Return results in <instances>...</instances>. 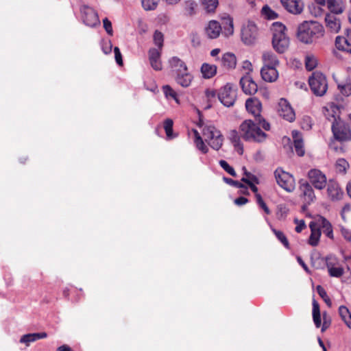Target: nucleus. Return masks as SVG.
I'll list each match as a JSON object with an SVG mask.
<instances>
[{"label": "nucleus", "instance_id": "4d7b16f0", "mask_svg": "<svg viewBox=\"0 0 351 351\" xmlns=\"http://www.w3.org/2000/svg\"><path fill=\"white\" fill-rule=\"evenodd\" d=\"M243 170L244 171V174L245 176L243 178L249 179L253 183L258 184V179L254 175L252 174L250 172H247L245 167H243Z\"/></svg>", "mask_w": 351, "mask_h": 351}, {"label": "nucleus", "instance_id": "bb28decb", "mask_svg": "<svg viewBox=\"0 0 351 351\" xmlns=\"http://www.w3.org/2000/svg\"><path fill=\"white\" fill-rule=\"evenodd\" d=\"M319 226V228L323 229V232L329 238H333V232L331 223L324 217L319 216L315 221Z\"/></svg>", "mask_w": 351, "mask_h": 351}, {"label": "nucleus", "instance_id": "f03ea898", "mask_svg": "<svg viewBox=\"0 0 351 351\" xmlns=\"http://www.w3.org/2000/svg\"><path fill=\"white\" fill-rule=\"evenodd\" d=\"M272 32V45L279 53L285 52L289 46V38L287 36L286 27L280 22H274L271 27Z\"/></svg>", "mask_w": 351, "mask_h": 351}, {"label": "nucleus", "instance_id": "4be33fe9", "mask_svg": "<svg viewBox=\"0 0 351 351\" xmlns=\"http://www.w3.org/2000/svg\"><path fill=\"white\" fill-rule=\"evenodd\" d=\"M170 66L175 75L184 73L188 71L185 62L178 57H173L169 60Z\"/></svg>", "mask_w": 351, "mask_h": 351}, {"label": "nucleus", "instance_id": "7c9ffc66", "mask_svg": "<svg viewBox=\"0 0 351 351\" xmlns=\"http://www.w3.org/2000/svg\"><path fill=\"white\" fill-rule=\"evenodd\" d=\"M346 143H341L332 137L328 143L329 149L337 154H343L346 152V148L345 146Z\"/></svg>", "mask_w": 351, "mask_h": 351}, {"label": "nucleus", "instance_id": "f704fd0d", "mask_svg": "<svg viewBox=\"0 0 351 351\" xmlns=\"http://www.w3.org/2000/svg\"><path fill=\"white\" fill-rule=\"evenodd\" d=\"M201 5L207 13L213 14L219 5L218 0H200Z\"/></svg>", "mask_w": 351, "mask_h": 351}, {"label": "nucleus", "instance_id": "864d4df0", "mask_svg": "<svg viewBox=\"0 0 351 351\" xmlns=\"http://www.w3.org/2000/svg\"><path fill=\"white\" fill-rule=\"evenodd\" d=\"M219 165L226 172H228L232 176L235 177L237 176L234 169L230 167L226 160H220Z\"/></svg>", "mask_w": 351, "mask_h": 351}, {"label": "nucleus", "instance_id": "3c124183", "mask_svg": "<svg viewBox=\"0 0 351 351\" xmlns=\"http://www.w3.org/2000/svg\"><path fill=\"white\" fill-rule=\"evenodd\" d=\"M163 92L166 97H170L177 103H178V99L177 97V93L169 85H165L162 87Z\"/></svg>", "mask_w": 351, "mask_h": 351}, {"label": "nucleus", "instance_id": "09e8293b", "mask_svg": "<svg viewBox=\"0 0 351 351\" xmlns=\"http://www.w3.org/2000/svg\"><path fill=\"white\" fill-rule=\"evenodd\" d=\"M316 290H317L318 294L319 295V296L326 302V304L328 306H331V305H332L331 300H330V298L328 297V295H327V293L325 291V289L321 285H317L316 287Z\"/></svg>", "mask_w": 351, "mask_h": 351}, {"label": "nucleus", "instance_id": "79ce46f5", "mask_svg": "<svg viewBox=\"0 0 351 351\" xmlns=\"http://www.w3.org/2000/svg\"><path fill=\"white\" fill-rule=\"evenodd\" d=\"M317 58L313 55H307L305 58V66L307 70L312 71L317 65Z\"/></svg>", "mask_w": 351, "mask_h": 351}, {"label": "nucleus", "instance_id": "bf43d9fd", "mask_svg": "<svg viewBox=\"0 0 351 351\" xmlns=\"http://www.w3.org/2000/svg\"><path fill=\"white\" fill-rule=\"evenodd\" d=\"M241 181L247 184L251 189V190L255 193V197L256 198V194H259L258 193V188L255 186L256 183H253L249 179L242 178Z\"/></svg>", "mask_w": 351, "mask_h": 351}, {"label": "nucleus", "instance_id": "8fccbe9b", "mask_svg": "<svg viewBox=\"0 0 351 351\" xmlns=\"http://www.w3.org/2000/svg\"><path fill=\"white\" fill-rule=\"evenodd\" d=\"M338 89L343 95L346 97L350 96L351 95V82L339 84Z\"/></svg>", "mask_w": 351, "mask_h": 351}, {"label": "nucleus", "instance_id": "a19ab883", "mask_svg": "<svg viewBox=\"0 0 351 351\" xmlns=\"http://www.w3.org/2000/svg\"><path fill=\"white\" fill-rule=\"evenodd\" d=\"M327 268L330 276L339 278L343 274V269L341 267H335L331 262H328Z\"/></svg>", "mask_w": 351, "mask_h": 351}, {"label": "nucleus", "instance_id": "5701e85b", "mask_svg": "<svg viewBox=\"0 0 351 351\" xmlns=\"http://www.w3.org/2000/svg\"><path fill=\"white\" fill-rule=\"evenodd\" d=\"M312 186H313L307 182L301 184L300 186L301 193L304 200L308 203L313 202L315 199V195Z\"/></svg>", "mask_w": 351, "mask_h": 351}, {"label": "nucleus", "instance_id": "69168bd1", "mask_svg": "<svg viewBox=\"0 0 351 351\" xmlns=\"http://www.w3.org/2000/svg\"><path fill=\"white\" fill-rule=\"evenodd\" d=\"M224 180L231 184V185H233L236 187H238V188H242L243 187V185L242 184H241L240 182H239L238 181H235V180H233L231 178H224Z\"/></svg>", "mask_w": 351, "mask_h": 351}, {"label": "nucleus", "instance_id": "393cba45", "mask_svg": "<svg viewBox=\"0 0 351 351\" xmlns=\"http://www.w3.org/2000/svg\"><path fill=\"white\" fill-rule=\"evenodd\" d=\"M309 227L311 228V235L308 240V243L312 246L317 245L319 238L321 236L320 229L319 228V226L315 221H311L309 224Z\"/></svg>", "mask_w": 351, "mask_h": 351}, {"label": "nucleus", "instance_id": "4c0bfd02", "mask_svg": "<svg viewBox=\"0 0 351 351\" xmlns=\"http://www.w3.org/2000/svg\"><path fill=\"white\" fill-rule=\"evenodd\" d=\"M197 7V3L193 0L185 1L183 3L184 14L189 16L195 14Z\"/></svg>", "mask_w": 351, "mask_h": 351}, {"label": "nucleus", "instance_id": "c9c22d12", "mask_svg": "<svg viewBox=\"0 0 351 351\" xmlns=\"http://www.w3.org/2000/svg\"><path fill=\"white\" fill-rule=\"evenodd\" d=\"M223 20L226 21V23L223 26V34L226 37H230L234 34V23L233 19L230 16L223 18Z\"/></svg>", "mask_w": 351, "mask_h": 351}, {"label": "nucleus", "instance_id": "f8f14e48", "mask_svg": "<svg viewBox=\"0 0 351 351\" xmlns=\"http://www.w3.org/2000/svg\"><path fill=\"white\" fill-rule=\"evenodd\" d=\"M278 113L279 116L289 122L293 121L295 119L293 109L284 98L280 99L278 102Z\"/></svg>", "mask_w": 351, "mask_h": 351}, {"label": "nucleus", "instance_id": "a211bd4d", "mask_svg": "<svg viewBox=\"0 0 351 351\" xmlns=\"http://www.w3.org/2000/svg\"><path fill=\"white\" fill-rule=\"evenodd\" d=\"M326 26L332 33H337L341 28L340 19L337 14H326L325 16Z\"/></svg>", "mask_w": 351, "mask_h": 351}, {"label": "nucleus", "instance_id": "2eb2a0df", "mask_svg": "<svg viewBox=\"0 0 351 351\" xmlns=\"http://www.w3.org/2000/svg\"><path fill=\"white\" fill-rule=\"evenodd\" d=\"M240 84L243 91L246 95H254L258 90L257 84L250 75H245L241 77Z\"/></svg>", "mask_w": 351, "mask_h": 351}, {"label": "nucleus", "instance_id": "c85d7f7f", "mask_svg": "<svg viewBox=\"0 0 351 351\" xmlns=\"http://www.w3.org/2000/svg\"><path fill=\"white\" fill-rule=\"evenodd\" d=\"M335 46L341 51L351 53V42L346 37L337 36L335 40Z\"/></svg>", "mask_w": 351, "mask_h": 351}, {"label": "nucleus", "instance_id": "49530a36", "mask_svg": "<svg viewBox=\"0 0 351 351\" xmlns=\"http://www.w3.org/2000/svg\"><path fill=\"white\" fill-rule=\"evenodd\" d=\"M173 122L170 119H167L164 121V129L168 138H173L174 137L173 134Z\"/></svg>", "mask_w": 351, "mask_h": 351}, {"label": "nucleus", "instance_id": "338daca9", "mask_svg": "<svg viewBox=\"0 0 351 351\" xmlns=\"http://www.w3.org/2000/svg\"><path fill=\"white\" fill-rule=\"evenodd\" d=\"M234 204L237 206H242L248 202V199L244 197H240L234 199Z\"/></svg>", "mask_w": 351, "mask_h": 351}, {"label": "nucleus", "instance_id": "c03bdc74", "mask_svg": "<svg viewBox=\"0 0 351 351\" xmlns=\"http://www.w3.org/2000/svg\"><path fill=\"white\" fill-rule=\"evenodd\" d=\"M159 1L160 0H141V3L144 10L149 11L155 10Z\"/></svg>", "mask_w": 351, "mask_h": 351}, {"label": "nucleus", "instance_id": "680f3d73", "mask_svg": "<svg viewBox=\"0 0 351 351\" xmlns=\"http://www.w3.org/2000/svg\"><path fill=\"white\" fill-rule=\"evenodd\" d=\"M206 96L207 99L210 101L212 99H215L216 97V91L213 89H207L205 92Z\"/></svg>", "mask_w": 351, "mask_h": 351}, {"label": "nucleus", "instance_id": "0e129e2a", "mask_svg": "<svg viewBox=\"0 0 351 351\" xmlns=\"http://www.w3.org/2000/svg\"><path fill=\"white\" fill-rule=\"evenodd\" d=\"M341 232L346 240L351 241V232L348 229L341 228Z\"/></svg>", "mask_w": 351, "mask_h": 351}, {"label": "nucleus", "instance_id": "39448f33", "mask_svg": "<svg viewBox=\"0 0 351 351\" xmlns=\"http://www.w3.org/2000/svg\"><path fill=\"white\" fill-rule=\"evenodd\" d=\"M206 142L215 150H219L223 145V136L220 130L214 125H206L203 129Z\"/></svg>", "mask_w": 351, "mask_h": 351}, {"label": "nucleus", "instance_id": "6ab92c4d", "mask_svg": "<svg viewBox=\"0 0 351 351\" xmlns=\"http://www.w3.org/2000/svg\"><path fill=\"white\" fill-rule=\"evenodd\" d=\"M276 66H263L261 70L262 79L267 82H274L278 77Z\"/></svg>", "mask_w": 351, "mask_h": 351}, {"label": "nucleus", "instance_id": "423d86ee", "mask_svg": "<svg viewBox=\"0 0 351 351\" xmlns=\"http://www.w3.org/2000/svg\"><path fill=\"white\" fill-rule=\"evenodd\" d=\"M308 84L312 92L317 96L324 95L328 89L326 77L319 72L313 73L309 77Z\"/></svg>", "mask_w": 351, "mask_h": 351}, {"label": "nucleus", "instance_id": "72a5a7b5", "mask_svg": "<svg viewBox=\"0 0 351 351\" xmlns=\"http://www.w3.org/2000/svg\"><path fill=\"white\" fill-rule=\"evenodd\" d=\"M222 65L227 69H234L237 65V58L234 54L226 53L221 59Z\"/></svg>", "mask_w": 351, "mask_h": 351}, {"label": "nucleus", "instance_id": "6e6d98bb", "mask_svg": "<svg viewBox=\"0 0 351 351\" xmlns=\"http://www.w3.org/2000/svg\"><path fill=\"white\" fill-rule=\"evenodd\" d=\"M103 24H104V27L106 29V32L109 35L112 36L113 34V30H112L111 22L107 18H105L103 20Z\"/></svg>", "mask_w": 351, "mask_h": 351}, {"label": "nucleus", "instance_id": "0eeeda50", "mask_svg": "<svg viewBox=\"0 0 351 351\" xmlns=\"http://www.w3.org/2000/svg\"><path fill=\"white\" fill-rule=\"evenodd\" d=\"M274 174L276 182L280 187L288 192H291L294 190L295 184L292 175L280 168L277 169Z\"/></svg>", "mask_w": 351, "mask_h": 351}, {"label": "nucleus", "instance_id": "e2e57ef3", "mask_svg": "<svg viewBox=\"0 0 351 351\" xmlns=\"http://www.w3.org/2000/svg\"><path fill=\"white\" fill-rule=\"evenodd\" d=\"M295 222L297 223V226L295 227V231L297 232H300L306 227V225L303 220L298 221L295 219Z\"/></svg>", "mask_w": 351, "mask_h": 351}, {"label": "nucleus", "instance_id": "412c9836", "mask_svg": "<svg viewBox=\"0 0 351 351\" xmlns=\"http://www.w3.org/2000/svg\"><path fill=\"white\" fill-rule=\"evenodd\" d=\"M149 60L152 67L156 71H160L162 68L160 61V51L152 48L149 50Z\"/></svg>", "mask_w": 351, "mask_h": 351}, {"label": "nucleus", "instance_id": "052dcab7", "mask_svg": "<svg viewBox=\"0 0 351 351\" xmlns=\"http://www.w3.org/2000/svg\"><path fill=\"white\" fill-rule=\"evenodd\" d=\"M191 40L193 46L197 47L200 45V38L197 33H192L191 34Z\"/></svg>", "mask_w": 351, "mask_h": 351}, {"label": "nucleus", "instance_id": "a18cd8bd", "mask_svg": "<svg viewBox=\"0 0 351 351\" xmlns=\"http://www.w3.org/2000/svg\"><path fill=\"white\" fill-rule=\"evenodd\" d=\"M272 232L278 239L284 245V246L289 249V243L285 234L280 230H277L274 228L272 229Z\"/></svg>", "mask_w": 351, "mask_h": 351}, {"label": "nucleus", "instance_id": "ea45409f", "mask_svg": "<svg viewBox=\"0 0 351 351\" xmlns=\"http://www.w3.org/2000/svg\"><path fill=\"white\" fill-rule=\"evenodd\" d=\"M339 313L341 319L345 322L346 326L351 328V313L348 308L345 306H341L339 308Z\"/></svg>", "mask_w": 351, "mask_h": 351}, {"label": "nucleus", "instance_id": "5fc2aeb1", "mask_svg": "<svg viewBox=\"0 0 351 351\" xmlns=\"http://www.w3.org/2000/svg\"><path fill=\"white\" fill-rule=\"evenodd\" d=\"M256 199L257 204L259 205V206L262 209H263L265 213L267 215H269L271 213V211L269 209V208L267 207V206L266 205V204L265 203V202L263 201L261 194H256Z\"/></svg>", "mask_w": 351, "mask_h": 351}, {"label": "nucleus", "instance_id": "c756f323", "mask_svg": "<svg viewBox=\"0 0 351 351\" xmlns=\"http://www.w3.org/2000/svg\"><path fill=\"white\" fill-rule=\"evenodd\" d=\"M176 82L182 86V87L186 88L189 87L193 79V75L189 72V71H184L181 74H178L176 76Z\"/></svg>", "mask_w": 351, "mask_h": 351}, {"label": "nucleus", "instance_id": "ddd939ff", "mask_svg": "<svg viewBox=\"0 0 351 351\" xmlns=\"http://www.w3.org/2000/svg\"><path fill=\"white\" fill-rule=\"evenodd\" d=\"M326 186L328 196L332 201H338L343 197V191L337 182L329 180Z\"/></svg>", "mask_w": 351, "mask_h": 351}, {"label": "nucleus", "instance_id": "2f4dec72", "mask_svg": "<svg viewBox=\"0 0 351 351\" xmlns=\"http://www.w3.org/2000/svg\"><path fill=\"white\" fill-rule=\"evenodd\" d=\"M262 59L264 66H277L279 64L276 56L271 51H265L263 53Z\"/></svg>", "mask_w": 351, "mask_h": 351}, {"label": "nucleus", "instance_id": "37998d69", "mask_svg": "<svg viewBox=\"0 0 351 351\" xmlns=\"http://www.w3.org/2000/svg\"><path fill=\"white\" fill-rule=\"evenodd\" d=\"M349 167L348 162L343 158H339L335 164L336 171L340 173H345Z\"/></svg>", "mask_w": 351, "mask_h": 351}, {"label": "nucleus", "instance_id": "a878e982", "mask_svg": "<svg viewBox=\"0 0 351 351\" xmlns=\"http://www.w3.org/2000/svg\"><path fill=\"white\" fill-rule=\"evenodd\" d=\"M292 136L293 138V146L295 151L299 156H302L304 154V143L301 134L298 131L292 132Z\"/></svg>", "mask_w": 351, "mask_h": 351}, {"label": "nucleus", "instance_id": "aec40b11", "mask_svg": "<svg viewBox=\"0 0 351 351\" xmlns=\"http://www.w3.org/2000/svg\"><path fill=\"white\" fill-rule=\"evenodd\" d=\"M241 135L236 130H231L228 132V138L231 143L233 145L234 149L240 155L243 153V147L241 141Z\"/></svg>", "mask_w": 351, "mask_h": 351}, {"label": "nucleus", "instance_id": "13d9d810", "mask_svg": "<svg viewBox=\"0 0 351 351\" xmlns=\"http://www.w3.org/2000/svg\"><path fill=\"white\" fill-rule=\"evenodd\" d=\"M114 52L117 63L121 66L123 64L122 55L118 47H114Z\"/></svg>", "mask_w": 351, "mask_h": 351}, {"label": "nucleus", "instance_id": "6e6552de", "mask_svg": "<svg viewBox=\"0 0 351 351\" xmlns=\"http://www.w3.org/2000/svg\"><path fill=\"white\" fill-rule=\"evenodd\" d=\"M258 28L253 22H247L242 26L241 38L244 44L250 45L254 44L258 38Z\"/></svg>", "mask_w": 351, "mask_h": 351}, {"label": "nucleus", "instance_id": "dca6fc26", "mask_svg": "<svg viewBox=\"0 0 351 351\" xmlns=\"http://www.w3.org/2000/svg\"><path fill=\"white\" fill-rule=\"evenodd\" d=\"M284 8L293 14H300L304 8V4L301 0H280Z\"/></svg>", "mask_w": 351, "mask_h": 351}, {"label": "nucleus", "instance_id": "9d476101", "mask_svg": "<svg viewBox=\"0 0 351 351\" xmlns=\"http://www.w3.org/2000/svg\"><path fill=\"white\" fill-rule=\"evenodd\" d=\"M236 97V91L230 84H227L223 86L218 93L219 100L227 107L232 106L234 104Z\"/></svg>", "mask_w": 351, "mask_h": 351}, {"label": "nucleus", "instance_id": "4468645a", "mask_svg": "<svg viewBox=\"0 0 351 351\" xmlns=\"http://www.w3.org/2000/svg\"><path fill=\"white\" fill-rule=\"evenodd\" d=\"M204 31L208 38L215 39L222 32V28L221 24L217 21L211 20L208 23Z\"/></svg>", "mask_w": 351, "mask_h": 351}, {"label": "nucleus", "instance_id": "774afa93", "mask_svg": "<svg viewBox=\"0 0 351 351\" xmlns=\"http://www.w3.org/2000/svg\"><path fill=\"white\" fill-rule=\"evenodd\" d=\"M112 43L110 42H108V43H106L104 46H103V51L106 54H108V53H110V51L112 50Z\"/></svg>", "mask_w": 351, "mask_h": 351}, {"label": "nucleus", "instance_id": "20e7f679", "mask_svg": "<svg viewBox=\"0 0 351 351\" xmlns=\"http://www.w3.org/2000/svg\"><path fill=\"white\" fill-rule=\"evenodd\" d=\"M333 138L341 143L351 141V128L348 123L341 119H335L331 125Z\"/></svg>", "mask_w": 351, "mask_h": 351}, {"label": "nucleus", "instance_id": "de8ad7c7", "mask_svg": "<svg viewBox=\"0 0 351 351\" xmlns=\"http://www.w3.org/2000/svg\"><path fill=\"white\" fill-rule=\"evenodd\" d=\"M262 14L269 20H273L278 17V14L272 10L268 5L262 8Z\"/></svg>", "mask_w": 351, "mask_h": 351}, {"label": "nucleus", "instance_id": "f3484780", "mask_svg": "<svg viewBox=\"0 0 351 351\" xmlns=\"http://www.w3.org/2000/svg\"><path fill=\"white\" fill-rule=\"evenodd\" d=\"M245 108L247 110L255 117H260L262 104L257 98H248L245 101Z\"/></svg>", "mask_w": 351, "mask_h": 351}, {"label": "nucleus", "instance_id": "f257e3e1", "mask_svg": "<svg viewBox=\"0 0 351 351\" xmlns=\"http://www.w3.org/2000/svg\"><path fill=\"white\" fill-rule=\"evenodd\" d=\"M324 27L317 22L304 21L298 27V38L304 43H311L324 35Z\"/></svg>", "mask_w": 351, "mask_h": 351}, {"label": "nucleus", "instance_id": "9b49d317", "mask_svg": "<svg viewBox=\"0 0 351 351\" xmlns=\"http://www.w3.org/2000/svg\"><path fill=\"white\" fill-rule=\"evenodd\" d=\"M81 12L83 22L86 25L95 27L99 25L98 14L92 8L84 5L82 8Z\"/></svg>", "mask_w": 351, "mask_h": 351}, {"label": "nucleus", "instance_id": "1a4fd4ad", "mask_svg": "<svg viewBox=\"0 0 351 351\" xmlns=\"http://www.w3.org/2000/svg\"><path fill=\"white\" fill-rule=\"evenodd\" d=\"M307 177L308 183L317 190H323L328 182L326 174L318 169L309 170Z\"/></svg>", "mask_w": 351, "mask_h": 351}, {"label": "nucleus", "instance_id": "7ed1b4c3", "mask_svg": "<svg viewBox=\"0 0 351 351\" xmlns=\"http://www.w3.org/2000/svg\"><path fill=\"white\" fill-rule=\"evenodd\" d=\"M242 138L246 141L262 142L267 134L252 120H245L239 127Z\"/></svg>", "mask_w": 351, "mask_h": 351}, {"label": "nucleus", "instance_id": "603ef678", "mask_svg": "<svg viewBox=\"0 0 351 351\" xmlns=\"http://www.w3.org/2000/svg\"><path fill=\"white\" fill-rule=\"evenodd\" d=\"M163 41H164L163 34L160 32L156 30L154 34V44L156 45H157L160 49H161L163 46Z\"/></svg>", "mask_w": 351, "mask_h": 351}, {"label": "nucleus", "instance_id": "cd10ccee", "mask_svg": "<svg viewBox=\"0 0 351 351\" xmlns=\"http://www.w3.org/2000/svg\"><path fill=\"white\" fill-rule=\"evenodd\" d=\"M47 337V334L45 332L37 333H29L21 337L20 342L29 346V343L36 341L40 339H45Z\"/></svg>", "mask_w": 351, "mask_h": 351}, {"label": "nucleus", "instance_id": "58836bf2", "mask_svg": "<svg viewBox=\"0 0 351 351\" xmlns=\"http://www.w3.org/2000/svg\"><path fill=\"white\" fill-rule=\"evenodd\" d=\"M313 319L315 326L319 328L322 324L320 309L319 305L315 300H313Z\"/></svg>", "mask_w": 351, "mask_h": 351}, {"label": "nucleus", "instance_id": "473e14b6", "mask_svg": "<svg viewBox=\"0 0 351 351\" xmlns=\"http://www.w3.org/2000/svg\"><path fill=\"white\" fill-rule=\"evenodd\" d=\"M201 73L204 78L210 79L217 73V66L204 63L201 66Z\"/></svg>", "mask_w": 351, "mask_h": 351}, {"label": "nucleus", "instance_id": "b1692460", "mask_svg": "<svg viewBox=\"0 0 351 351\" xmlns=\"http://www.w3.org/2000/svg\"><path fill=\"white\" fill-rule=\"evenodd\" d=\"M327 8L330 14H341L345 10V3L343 0H327Z\"/></svg>", "mask_w": 351, "mask_h": 351}, {"label": "nucleus", "instance_id": "e433bc0d", "mask_svg": "<svg viewBox=\"0 0 351 351\" xmlns=\"http://www.w3.org/2000/svg\"><path fill=\"white\" fill-rule=\"evenodd\" d=\"M192 132L194 134V143L196 145V147L202 153H207L208 148L205 145L199 132L196 130H193Z\"/></svg>", "mask_w": 351, "mask_h": 351}]
</instances>
